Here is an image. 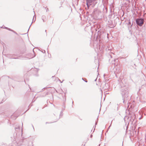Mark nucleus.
<instances>
[{"instance_id": "1", "label": "nucleus", "mask_w": 146, "mask_h": 146, "mask_svg": "<svg viewBox=\"0 0 146 146\" xmlns=\"http://www.w3.org/2000/svg\"><path fill=\"white\" fill-rule=\"evenodd\" d=\"M137 24L140 26L142 25L144 23V20L143 19H137L136 20Z\"/></svg>"}, {"instance_id": "2", "label": "nucleus", "mask_w": 146, "mask_h": 146, "mask_svg": "<svg viewBox=\"0 0 146 146\" xmlns=\"http://www.w3.org/2000/svg\"><path fill=\"white\" fill-rule=\"evenodd\" d=\"M127 89L126 88H123L121 90V92H122V95L123 96V95H124L125 94V92H127Z\"/></svg>"}, {"instance_id": "3", "label": "nucleus", "mask_w": 146, "mask_h": 146, "mask_svg": "<svg viewBox=\"0 0 146 146\" xmlns=\"http://www.w3.org/2000/svg\"><path fill=\"white\" fill-rule=\"evenodd\" d=\"M114 72L115 73V75H116V73H119V72H120V70H119V68L118 69V71H115V68H114Z\"/></svg>"}, {"instance_id": "4", "label": "nucleus", "mask_w": 146, "mask_h": 146, "mask_svg": "<svg viewBox=\"0 0 146 146\" xmlns=\"http://www.w3.org/2000/svg\"><path fill=\"white\" fill-rule=\"evenodd\" d=\"M86 0V1H87V2H89V3H91L92 2V0ZM87 5H88V3H87ZM87 6H88V5H87Z\"/></svg>"}, {"instance_id": "5", "label": "nucleus", "mask_w": 146, "mask_h": 146, "mask_svg": "<svg viewBox=\"0 0 146 146\" xmlns=\"http://www.w3.org/2000/svg\"><path fill=\"white\" fill-rule=\"evenodd\" d=\"M35 55H34V56L31 57L30 58H28V59H30V58H33L34 57H35ZM28 59V58H27V57L25 59Z\"/></svg>"}, {"instance_id": "6", "label": "nucleus", "mask_w": 146, "mask_h": 146, "mask_svg": "<svg viewBox=\"0 0 146 146\" xmlns=\"http://www.w3.org/2000/svg\"><path fill=\"white\" fill-rule=\"evenodd\" d=\"M8 29V30H9V31H12V32H13V30H11V29H10L9 28H8V29Z\"/></svg>"}, {"instance_id": "7", "label": "nucleus", "mask_w": 146, "mask_h": 146, "mask_svg": "<svg viewBox=\"0 0 146 146\" xmlns=\"http://www.w3.org/2000/svg\"><path fill=\"white\" fill-rule=\"evenodd\" d=\"M127 118V117L126 116H125V117L124 118L125 121V119Z\"/></svg>"}, {"instance_id": "8", "label": "nucleus", "mask_w": 146, "mask_h": 146, "mask_svg": "<svg viewBox=\"0 0 146 146\" xmlns=\"http://www.w3.org/2000/svg\"><path fill=\"white\" fill-rule=\"evenodd\" d=\"M13 33H15V34H16V35H17V33L16 32L14 31H13Z\"/></svg>"}, {"instance_id": "9", "label": "nucleus", "mask_w": 146, "mask_h": 146, "mask_svg": "<svg viewBox=\"0 0 146 146\" xmlns=\"http://www.w3.org/2000/svg\"><path fill=\"white\" fill-rule=\"evenodd\" d=\"M3 28H5V29H8V28L7 27H3Z\"/></svg>"}, {"instance_id": "10", "label": "nucleus", "mask_w": 146, "mask_h": 146, "mask_svg": "<svg viewBox=\"0 0 146 146\" xmlns=\"http://www.w3.org/2000/svg\"><path fill=\"white\" fill-rule=\"evenodd\" d=\"M19 128V126H18V127H17L16 128H15V129L16 130V129H18Z\"/></svg>"}, {"instance_id": "11", "label": "nucleus", "mask_w": 146, "mask_h": 146, "mask_svg": "<svg viewBox=\"0 0 146 146\" xmlns=\"http://www.w3.org/2000/svg\"><path fill=\"white\" fill-rule=\"evenodd\" d=\"M127 129H128V125L127 126V127H126V131L127 130Z\"/></svg>"}, {"instance_id": "12", "label": "nucleus", "mask_w": 146, "mask_h": 146, "mask_svg": "<svg viewBox=\"0 0 146 146\" xmlns=\"http://www.w3.org/2000/svg\"><path fill=\"white\" fill-rule=\"evenodd\" d=\"M92 135H90V137L92 138Z\"/></svg>"}, {"instance_id": "13", "label": "nucleus", "mask_w": 146, "mask_h": 146, "mask_svg": "<svg viewBox=\"0 0 146 146\" xmlns=\"http://www.w3.org/2000/svg\"><path fill=\"white\" fill-rule=\"evenodd\" d=\"M117 60V59H115L114 60V61H116Z\"/></svg>"}, {"instance_id": "14", "label": "nucleus", "mask_w": 146, "mask_h": 146, "mask_svg": "<svg viewBox=\"0 0 146 146\" xmlns=\"http://www.w3.org/2000/svg\"><path fill=\"white\" fill-rule=\"evenodd\" d=\"M66 97H65V100H64V101H66Z\"/></svg>"}, {"instance_id": "15", "label": "nucleus", "mask_w": 146, "mask_h": 146, "mask_svg": "<svg viewBox=\"0 0 146 146\" xmlns=\"http://www.w3.org/2000/svg\"><path fill=\"white\" fill-rule=\"evenodd\" d=\"M115 69L116 70H117V69H116V67H115Z\"/></svg>"}, {"instance_id": "16", "label": "nucleus", "mask_w": 146, "mask_h": 146, "mask_svg": "<svg viewBox=\"0 0 146 146\" xmlns=\"http://www.w3.org/2000/svg\"><path fill=\"white\" fill-rule=\"evenodd\" d=\"M96 79L95 80V81H96Z\"/></svg>"}, {"instance_id": "17", "label": "nucleus", "mask_w": 146, "mask_h": 146, "mask_svg": "<svg viewBox=\"0 0 146 146\" xmlns=\"http://www.w3.org/2000/svg\"><path fill=\"white\" fill-rule=\"evenodd\" d=\"M42 20H43V21H44V20H43V19H42Z\"/></svg>"}, {"instance_id": "18", "label": "nucleus", "mask_w": 146, "mask_h": 146, "mask_svg": "<svg viewBox=\"0 0 146 146\" xmlns=\"http://www.w3.org/2000/svg\"><path fill=\"white\" fill-rule=\"evenodd\" d=\"M133 117H134V115H133Z\"/></svg>"}]
</instances>
